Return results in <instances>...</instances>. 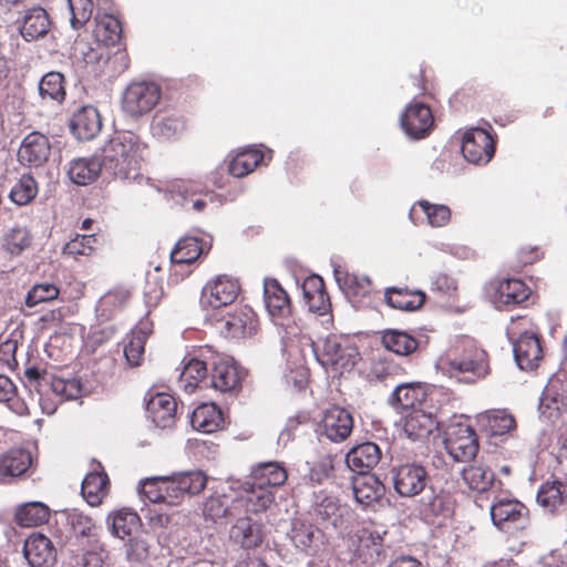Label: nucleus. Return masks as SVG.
<instances>
[{"label": "nucleus", "mask_w": 567, "mask_h": 567, "mask_svg": "<svg viewBox=\"0 0 567 567\" xmlns=\"http://www.w3.org/2000/svg\"><path fill=\"white\" fill-rule=\"evenodd\" d=\"M206 484L207 476L199 470L177 472L145 478L141 482V494L151 503L178 506L186 497L202 493Z\"/></svg>", "instance_id": "obj_1"}, {"label": "nucleus", "mask_w": 567, "mask_h": 567, "mask_svg": "<svg viewBox=\"0 0 567 567\" xmlns=\"http://www.w3.org/2000/svg\"><path fill=\"white\" fill-rule=\"evenodd\" d=\"M443 372L465 383H475L491 372L488 353L468 337L455 340L440 359Z\"/></svg>", "instance_id": "obj_2"}, {"label": "nucleus", "mask_w": 567, "mask_h": 567, "mask_svg": "<svg viewBox=\"0 0 567 567\" xmlns=\"http://www.w3.org/2000/svg\"><path fill=\"white\" fill-rule=\"evenodd\" d=\"M102 169L122 181L136 179L140 174V145L131 136L116 135L102 148Z\"/></svg>", "instance_id": "obj_3"}, {"label": "nucleus", "mask_w": 567, "mask_h": 567, "mask_svg": "<svg viewBox=\"0 0 567 567\" xmlns=\"http://www.w3.org/2000/svg\"><path fill=\"white\" fill-rule=\"evenodd\" d=\"M162 90L151 81L130 83L122 94L121 105L125 114L140 117L150 113L159 102Z\"/></svg>", "instance_id": "obj_4"}, {"label": "nucleus", "mask_w": 567, "mask_h": 567, "mask_svg": "<svg viewBox=\"0 0 567 567\" xmlns=\"http://www.w3.org/2000/svg\"><path fill=\"white\" fill-rule=\"evenodd\" d=\"M210 386L220 392L236 395L247 375L246 370L233 358L215 354L210 358Z\"/></svg>", "instance_id": "obj_5"}, {"label": "nucleus", "mask_w": 567, "mask_h": 567, "mask_svg": "<svg viewBox=\"0 0 567 567\" xmlns=\"http://www.w3.org/2000/svg\"><path fill=\"white\" fill-rule=\"evenodd\" d=\"M444 446L456 462H470L478 453V436L466 423L450 424L445 431Z\"/></svg>", "instance_id": "obj_6"}, {"label": "nucleus", "mask_w": 567, "mask_h": 567, "mask_svg": "<svg viewBox=\"0 0 567 567\" xmlns=\"http://www.w3.org/2000/svg\"><path fill=\"white\" fill-rule=\"evenodd\" d=\"M315 353L323 368L338 373L351 370L358 355L354 347L339 340L336 336L326 338L322 344L315 350Z\"/></svg>", "instance_id": "obj_7"}, {"label": "nucleus", "mask_w": 567, "mask_h": 567, "mask_svg": "<svg viewBox=\"0 0 567 567\" xmlns=\"http://www.w3.org/2000/svg\"><path fill=\"white\" fill-rule=\"evenodd\" d=\"M240 291L238 279L228 275H218L203 287L200 303L204 308L220 309L234 303Z\"/></svg>", "instance_id": "obj_8"}, {"label": "nucleus", "mask_w": 567, "mask_h": 567, "mask_svg": "<svg viewBox=\"0 0 567 567\" xmlns=\"http://www.w3.org/2000/svg\"><path fill=\"white\" fill-rule=\"evenodd\" d=\"M495 150V136L484 128L472 127L463 134L461 151L468 163L485 165L494 157Z\"/></svg>", "instance_id": "obj_9"}, {"label": "nucleus", "mask_w": 567, "mask_h": 567, "mask_svg": "<svg viewBox=\"0 0 567 567\" xmlns=\"http://www.w3.org/2000/svg\"><path fill=\"white\" fill-rule=\"evenodd\" d=\"M456 501L450 491L432 487L422 496L417 504L420 517L430 524L451 518L455 511Z\"/></svg>", "instance_id": "obj_10"}, {"label": "nucleus", "mask_w": 567, "mask_h": 567, "mask_svg": "<svg viewBox=\"0 0 567 567\" xmlns=\"http://www.w3.org/2000/svg\"><path fill=\"white\" fill-rule=\"evenodd\" d=\"M353 426L352 414L344 408L332 405L323 411L317 432L332 443H341L351 435Z\"/></svg>", "instance_id": "obj_11"}, {"label": "nucleus", "mask_w": 567, "mask_h": 567, "mask_svg": "<svg viewBox=\"0 0 567 567\" xmlns=\"http://www.w3.org/2000/svg\"><path fill=\"white\" fill-rule=\"evenodd\" d=\"M352 560L357 567H373L385 557L383 536L368 527L357 530Z\"/></svg>", "instance_id": "obj_12"}, {"label": "nucleus", "mask_w": 567, "mask_h": 567, "mask_svg": "<svg viewBox=\"0 0 567 567\" xmlns=\"http://www.w3.org/2000/svg\"><path fill=\"white\" fill-rule=\"evenodd\" d=\"M393 487L402 497L419 495L426 486L427 472L416 463H405L391 470Z\"/></svg>", "instance_id": "obj_13"}, {"label": "nucleus", "mask_w": 567, "mask_h": 567, "mask_svg": "<svg viewBox=\"0 0 567 567\" xmlns=\"http://www.w3.org/2000/svg\"><path fill=\"white\" fill-rule=\"evenodd\" d=\"M220 332L230 339H244L254 336L259 327L258 317L251 307H236L220 321Z\"/></svg>", "instance_id": "obj_14"}, {"label": "nucleus", "mask_w": 567, "mask_h": 567, "mask_svg": "<svg viewBox=\"0 0 567 567\" xmlns=\"http://www.w3.org/2000/svg\"><path fill=\"white\" fill-rule=\"evenodd\" d=\"M401 126L414 140L426 137L434 127V116L429 105L414 102L401 115Z\"/></svg>", "instance_id": "obj_15"}, {"label": "nucleus", "mask_w": 567, "mask_h": 567, "mask_svg": "<svg viewBox=\"0 0 567 567\" xmlns=\"http://www.w3.org/2000/svg\"><path fill=\"white\" fill-rule=\"evenodd\" d=\"M266 309L276 324L285 326L292 317V303L287 291L277 279H266L264 284Z\"/></svg>", "instance_id": "obj_16"}, {"label": "nucleus", "mask_w": 567, "mask_h": 567, "mask_svg": "<svg viewBox=\"0 0 567 567\" xmlns=\"http://www.w3.org/2000/svg\"><path fill=\"white\" fill-rule=\"evenodd\" d=\"M51 154L49 137L40 132H31L22 140L18 150V161L27 167L43 166Z\"/></svg>", "instance_id": "obj_17"}, {"label": "nucleus", "mask_w": 567, "mask_h": 567, "mask_svg": "<svg viewBox=\"0 0 567 567\" xmlns=\"http://www.w3.org/2000/svg\"><path fill=\"white\" fill-rule=\"evenodd\" d=\"M23 555L30 567H51L56 561L53 543L40 533H33L24 540Z\"/></svg>", "instance_id": "obj_18"}, {"label": "nucleus", "mask_w": 567, "mask_h": 567, "mask_svg": "<svg viewBox=\"0 0 567 567\" xmlns=\"http://www.w3.org/2000/svg\"><path fill=\"white\" fill-rule=\"evenodd\" d=\"M492 297L498 305L515 307L525 302L530 293V288L520 279H496L491 282Z\"/></svg>", "instance_id": "obj_19"}, {"label": "nucleus", "mask_w": 567, "mask_h": 567, "mask_svg": "<svg viewBox=\"0 0 567 567\" xmlns=\"http://www.w3.org/2000/svg\"><path fill=\"white\" fill-rule=\"evenodd\" d=\"M513 351L518 367L525 371L538 368L544 357L540 338L529 332L519 336L513 346Z\"/></svg>", "instance_id": "obj_20"}, {"label": "nucleus", "mask_w": 567, "mask_h": 567, "mask_svg": "<svg viewBox=\"0 0 567 567\" xmlns=\"http://www.w3.org/2000/svg\"><path fill=\"white\" fill-rule=\"evenodd\" d=\"M274 499L272 491L260 484H255V482L248 478L244 483L239 496L236 497V505L243 507L247 513L257 514L266 511Z\"/></svg>", "instance_id": "obj_21"}, {"label": "nucleus", "mask_w": 567, "mask_h": 567, "mask_svg": "<svg viewBox=\"0 0 567 567\" xmlns=\"http://www.w3.org/2000/svg\"><path fill=\"white\" fill-rule=\"evenodd\" d=\"M146 410L153 423L161 429L172 427L177 419V402L168 393H156L150 398Z\"/></svg>", "instance_id": "obj_22"}, {"label": "nucleus", "mask_w": 567, "mask_h": 567, "mask_svg": "<svg viewBox=\"0 0 567 567\" xmlns=\"http://www.w3.org/2000/svg\"><path fill=\"white\" fill-rule=\"evenodd\" d=\"M152 130L158 138L176 141L187 131V122L183 114L171 110H163L155 115Z\"/></svg>", "instance_id": "obj_23"}, {"label": "nucleus", "mask_w": 567, "mask_h": 567, "mask_svg": "<svg viewBox=\"0 0 567 567\" xmlns=\"http://www.w3.org/2000/svg\"><path fill=\"white\" fill-rule=\"evenodd\" d=\"M303 299L311 312L319 316L331 311V302L323 279L318 275L308 276L302 282Z\"/></svg>", "instance_id": "obj_24"}, {"label": "nucleus", "mask_w": 567, "mask_h": 567, "mask_svg": "<svg viewBox=\"0 0 567 567\" xmlns=\"http://www.w3.org/2000/svg\"><path fill=\"white\" fill-rule=\"evenodd\" d=\"M426 396L427 392L424 383H402L395 386L388 402L394 409L413 411L424 403Z\"/></svg>", "instance_id": "obj_25"}, {"label": "nucleus", "mask_w": 567, "mask_h": 567, "mask_svg": "<svg viewBox=\"0 0 567 567\" xmlns=\"http://www.w3.org/2000/svg\"><path fill=\"white\" fill-rule=\"evenodd\" d=\"M380 447L373 442H364L352 447L346 455L348 467L359 474H368L381 460Z\"/></svg>", "instance_id": "obj_26"}, {"label": "nucleus", "mask_w": 567, "mask_h": 567, "mask_svg": "<svg viewBox=\"0 0 567 567\" xmlns=\"http://www.w3.org/2000/svg\"><path fill=\"white\" fill-rule=\"evenodd\" d=\"M32 465L31 452L13 447L0 454V482L23 475Z\"/></svg>", "instance_id": "obj_27"}, {"label": "nucleus", "mask_w": 567, "mask_h": 567, "mask_svg": "<svg viewBox=\"0 0 567 567\" xmlns=\"http://www.w3.org/2000/svg\"><path fill=\"white\" fill-rule=\"evenodd\" d=\"M491 517L499 529L508 530L512 526L523 522L526 507L518 501L501 499L491 506Z\"/></svg>", "instance_id": "obj_28"}, {"label": "nucleus", "mask_w": 567, "mask_h": 567, "mask_svg": "<svg viewBox=\"0 0 567 567\" xmlns=\"http://www.w3.org/2000/svg\"><path fill=\"white\" fill-rule=\"evenodd\" d=\"M70 127L79 140L87 141L93 138L102 127L99 111L91 105L82 106L73 114Z\"/></svg>", "instance_id": "obj_29"}, {"label": "nucleus", "mask_w": 567, "mask_h": 567, "mask_svg": "<svg viewBox=\"0 0 567 567\" xmlns=\"http://www.w3.org/2000/svg\"><path fill=\"white\" fill-rule=\"evenodd\" d=\"M426 296L421 290H411L406 287H389L384 291L385 303L400 311H416L425 302Z\"/></svg>", "instance_id": "obj_30"}, {"label": "nucleus", "mask_w": 567, "mask_h": 567, "mask_svg": "<svg viewBox=\"0 0 567 567\" xmlns=\"http://www.w3.org/2000/svg\"><path fill=\"white\" fill-rule=\"evenodd\" d=\"M131 293L125 289H113L104 293L96 303L95 316L99 323H106L116 318L126 307Z\"/></svg>", "instance_id": "obj_31"}, {"label": "nucleus", "mask_w": 567, "mask_h": 567, "mask_svg": "<svg viewBox=\"0 0 567 567\" xmlns=\"http://www.w3.org/2000/svg\"><path fill=\"white\" fill-rule=\"evenodd\" d=\"M437 429V421L430 412L414 409L404 417L403 431L411 440H424Z\"/></svg>", "instance_id": "obj_32"}, {"label": "nucleus", "mask_w": 567, "mask_h": 567, "mask_svg": "<svg viewBox=\"0 0 567 567\" xmlns=\"http://www.w3.org/2000/svg\"><path fill=\"white\" fill-rule=\"evenodd\" d=\"M381 344L396 355L409 357L417 351L420 340L404 330L385 329L381 332Z\"/></svg>", "instance_id": "obj_33"}, {"label": "nucleus", "mask_w": 567, "mask_h": 567, "mask_svg": "<svg viewBox=\"0 0 567 567\" xmlns=\"http://www.w3.org/2000/svg\"><path fill=\"white\" fill-rule=\"evenodd\" d=\"M426 217L432 227H442L450 221L451 210L445 205L431 204L427 200H420L412 206L409 217L414 225L420 224Z\"/></svg>", "instance_id": "obj_34"}, {"label": "nucleus", "mask_w": 567, "mask_h": 567, "mask_svg": "<svg viewBox=\"0 0 567 567\" xmlns=\"http://www.w3.org/2000/svg\"><path fill=\"white\" fill-rule=\"evenodd\" d=\"M352 487L355 501L364 506L377 503L385 492L383 483L373 474H360Z\"/></svg>", "instance_id": "obj_35"}, {"label": "nucleus", "mask_w": 567, "mask_h": 567, "mask_svg": "<svg viewBox=\"0 0 567 567\" xmlns=\"http://www.w3.org/2000/svg\"><path fill=\"white\" fill-rule=\"evenodd\" d=\"M190 423L197 431L214 433L223 427L224 415L217 404L203 403L193 411Z\"/></svg>", "instance_id": "obj_36"}, {"label": "nucleus", "mask_w": 567, "mask_h": 567, "mask_svg": "<svg viewBox=\"0 0 567 567\" xmlns=\"http://www.w3.org/2000/svg\"><path fill=\"white\" fill-rule=\"evenodd\" d=\"M51 27L48 12L41 7L29 9L20 27V33L27 41L37 40L44 37Z\"/></svg>", "instance_id": "obj_37"}, {"label": "nucleus", "mask_w": 567, "mask_h": 567, "mask_svg": "<svg viewBox=\"0 0 567 567\" xmlns=\"http://www.w3.org/2000/svg\"><path fill=\"white\" fill-rule=\"evenodd\" d=\"M230 537L245 548H255L264 540L262 526L249 517L239 518L231 527Z\"/></svg>", "instance_id": "obj_38"}, {"label": "nucleus", "mask_w": 567, "mask_h": 567, "mask_svg": "<svg viewBox=\"0 0 567 567\" xmlns=\"http://www.w3.org/2000/svg\"><path fill=\"white\" fill-rule=\"evenodd\" d=\"M289 536L298 549L308 555H313L317 551V543L321 536V532L312 524L295 520Z\"/></svg>", "instance_id": "obj_39"}, {"label": "nucleus", "mask_w": 567, "mask_h": 567, "mask_svg": "<svg viewBox=\"0 0 567 567\" xmlns=\"http://www.w3.org/2000/svg\"><path fill=\"white\" fill-rule=\"evenodd\" d=\"M286 468L277 462L258 464L251 472L249 480L272 491L287 481Z\"/></svg>", "instance_id": "obj_40"}, {"label": "nucleus", "mask_w": 567, "mask_h": 567, "mask_svg": "<svg viewBox=\"0 0 567 567\" xmlns=\"http://www.w3.org/2000/svg\"><path fill=\"white\" fill-rule=\"evenodd\" d=\"M210 362L198 358H190L184 363L179 374V386L187 393H193L208 375Z\"/></svg>", "instance_id": "obj_41"}, {"label": "nucleus", "mask_w": 567, "mask_h": 567, "mask_svg": "<svg viewBox=\"0 0 567 567\" xmlns=\"http://www.w3.org/2000/svg\"><path fill=\"white\" fill-rule=\"evenodd\" d=\"M264 161V153L255 147H247L236 153L228 163V172L234 177H245L252 173Z\"/></svg>", "instance_id": "obj_42"}, {"label": "nucleus", "mask_w": 567, "mask_h": 567, "mask_svg": "<svg viewBox=\"0 0 567 567\" xmlns=\"http://www.w3.org/2000/svg\"><path fill=\"white\" fill-rule=\"evenodd\" d=\"M65 76L58 71L45 73L39 81V95L43 101L61 104L66 96Z\"/></svg>", "instance_id": "obj_43"}, {"label": "nucleus", "mask_w": 567, "mask_h": 567, "mask_svg": "<svg viewBox=\"0 0 567 567\" xmlns=\"http://www.w3.org/2000/svg\"><path fill=\"white\" fill-rule=\"evenodd\" d=\"M122 31V23L116 17L103 14L96 18L93 33L96 42L112 47L120 42Z\"/></svg>", "instance_id": "obj_44"}, {"label": "nucleus", "mask_w": 567, "mask_h": 567, "mask_svg": "<svg viewBox=\"0 0 567 567\" xmlns=\"http://www.w3.org/2000/svg\"><path fill=\"white\" fill-rule=\"evenodd\" d=\"M567 501L566 486L560 481L544 482L537 493V503L549 513H554Z\"/></svg>", "instance_id": "obj_45"}, {"label": "nucleus", "mask_w": 567, "mask_h": 567, "mask_svg": "<svg viewBox=\"0 0 567 567\" xmlns=\"http://www.w3.org/2000/svg\"><path fill=\"white\" fill-rule=\"evenodd\" d=\"M204 243L198 237L186 236L181 238L171 252L174 265H189L195 262L203 254Z\"/></svg>", "instance_id": "obj_46"}, {"label": "nucleus", "mask_w": 567, "mask_h": 567, "mask_svg": "<svg viewBox=\"0 0 567 567\" xmlns=\"http://www.w3.org/2000/svg\"><path fill=\"white\" fill-rule=\"evenodd\" d=\"M102 165L96 157L78 158L72 161L68 174L78 185H87L94 182L102 172Z\"/></svg>", "instance_id": "obj_47"}, {"label": "nucleus", "mask_w": 567, "mask_h": 567, "mask_svg": "<svg viewBox=\"0 0 567 567\" xmlns=\"http://www.w3.org/2000/svg\"><path fill=\"white\" fill-rule=\"evenodd\" d=\"M51 512L41 502L22 504L16 511L14 519L22 527H34L48 523Z\"/></svg>", "instance_id": "obj_48"}, {"label": "nucleus", "mask_w": 567, "mask_h": 567, "mask_svg": "<svg viewBox=\"0 0 567 567\" xmlns=\"http://www.w3.org/2000/svg\"><path fill=\"white\" fill-rule=\"evenodd\" d=\"M110 480L105 473H89L82 482V495L91 506H97L107 495Z\"/></svg>", "instance_id": "obj_49"}, {"label": "nucleus", "mask_w": 567, "mask_h": 567, "mask_svg": "<svg viewBox=\"0 0 567 567\" xmlns=\"http://www.w3.org/2000/svg\"><path fill=\"white\" fill-rule=\"evenodd\" d=\"M194 185L189 181L174 179L166 185V192L171 197L178 202L181 205L192 203V209L200 213L206 207V202L200 197H195Z\"/></svg>", "instance_id": "obj_50"}, {"label": "nucleus", "mask_w": 567, "mask_h": 567, "mask_svg": "<svg viewBox=\"0 0 567 567\" xmlns=\"http://www.w3.org/2000/svg\"><path fill=\"white\" fill-rule=\"evenodd\" d=\"M466 485L478 493L487 492L494 484V473L482 464L470 465L462 472Z\"/></svg>", "instance_id": "obj_51"}, {"label": "nucleus", "mask_w": 567, "mask_h": 567, "mask_svg": "<svg viewBox=\"0 0 567 567\" xmlns=\"http://www.w3.org/2000/svg\"><path fill=\"white\" fill-rule=\"evenodd\" d=\"M141 527V517L135 512L121 509L113 515L112 533L121 539L134 536Z\"/></svg>", "instance_id": "obj_52"}, {"label": "nucleus", "mask_w": 567, "mask_h": 567, "mask_svg": "<svg viewBox=\"0 0 567 567\" xmlns=\"http://www.w3.org/2000/svg\"><path fill=\"white\" fill-rule=\"evenodd\" d=\"M147 334L141 329H133L124 339V355L131 367H138L144 360Z\"/></svg>", "instance_id": "obj_53"}, {"label": "nucleus", "mask_w": 567, "mask_h": 567, "mask_svg": "<svg viewBox=\"0 0 567 567\" xmlns=\"http://www.w3.org/2000/svg\"><path fill=\"white\" fill-rule=\"evenodd\" d=\"M338 281L346 293L355 299L369 297L374 289L372 280L365 275L346 274Z\"/></svg>", "instance_id": "obj_54"}, {"label": "nucleus", "mask_w": 567, "mask_h": 567, "mask_svg": "<svg viewBox=\"0 0 567 567\" xmlns=\"http://www.w3.org/2000/svg\"><path fill=\"white\" fill-rule=\"evenodd\" d=\"M237 507L236 498L226 494H215L207 498L203 512L206 517L217 520L234 515L233 509Z\"/></svg>", "instance_id": "obj_55"}, {"label": "nucleus", "mask_w": 567, "mask_h": 567, "mask_svg": "<svg viewBox=\"0 0 567 567\" xmlns=\"http://www.w3.org/2000/svg\"><path fill=\"white\" fill-rule=\"evenodd\" d=\"M99 244L97 236L92 235H76L63 247V255L71 257L75 260L81 257H90Z\"/></svg>", "instance_id": "obj_56"}, {"label": "nucleus", "mask_w": 567, "mask_h": 567, "mask_svg": "<svg viewBox=\"0 0 567 567\" xmlns=\"http://www.w3.org/2000/svg\"><path fill=\"white\" fill-rule=\"evenodd\" d=\"M38 194V183L30 174H23L10 190V199L23 206L31 203Z\"/></svg>", "instance_id": "obj_57"}, {"label": "nucleus", "mask_w": 567, "mask_h": 567, "mask_svg": "<svg viewBox=\"0 0 567 567\" xmlns=\"http://www.w3.org/2000/svg\"><path fill=\"white\" fill-rule=\"evenodd\" d=\"M485 427L492 436L504 435L516 427V421L505 410H494L486 415Z\"/></svg>", "instance_id": "obj_58"}, {"label": "nucleus", "mask_w": 567, "mask_h": 567, "mask_svg": "<svg viewBox=\"0 0 567 567\" xmlns=\"http://www.w3.org/2000/svg\"><path fill=\"white\" fill-rule=\"evenodd\" d=\"M31 243L32 236L27 227L14 226L4 236V247L11 255H20Z\"/></svg>", "instance_id": "obj_59"}, {"label": "nucleus", "mask_w": 567, "mask_h": 567, "mask_svg": "<svg viewBox=\"0 0 567 567\" xmlns=\"http://www.w3.org/2000/svg\"><path fill=\"white\" fill-rule=\"evenodd\" d=\"M59 288L50 282L34 285L25 296V306L35 307L39 303L52 301L58 298Z\"/></svg>", "instance_id": "obj_60"}, {"label": "nucleus", "mask_w": 567, "mask_h": 567, "mask_svg": "<svg viewBox=\"0 0 567 567\" xmlns=\"http://www.w3.org/2000/svg\"><path fill=\"white\" fill-rule=\"evenodd\" d=\"M71 11V25L79 30L85 25L93 13L92 0H66Z\"/></svg>", "instance_id": "obj_61"}, {"label": "nucleus", "mask_w": 567, "mask_h": 567, "mask_svg": "<svg viewBox=\"0 0 567 567\" xmlns=\"http://www.w3.org/2000/svg\"><path fill=\"white\" fill-rule=\"evenodd\" d=\"M547 391L556 404L567 409V369L560 368L549 380Z\"/></svg>", "instance_id": "obj_62"}, {"label": "nucleus", "mask_w": 567, "mask_h": 567, "mask_svg": "<svg viewBox=\"0 0 567 567\" xmlns=\"http://www.w3.org/2000/svg\"><path fill=\"white\" fill-rule=\"evenodd\" d=\"M150 543L143 536L128 537L125 544V556L131 563H143L150 556Z\"/></svg>", "instance_id": "obj_63"}, {"label": "nucleus", "mask_w": 567, "mask_h": 567, "mask_svg": "<svg viewBox=\"0 0 567 567\" xmlns=\"http://www.w3.org/2000/svg\"><path fill=\"white\" fill-rule=\"evenodd\" d=\"M340 506L337 501L332 497H324L316 506V514L322 520H331L336 526L337 520L340 517Z\"/></svg>", "instance_id": "obj_64"}]
</instances>
